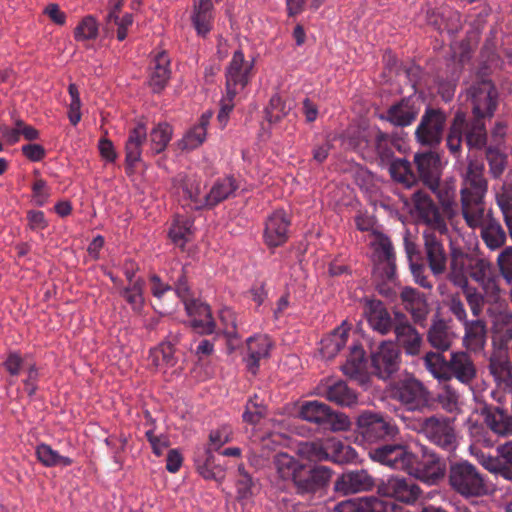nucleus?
<instances>
[{"label": "nucleus", "instance_id": "obj_1", "mask_svg": "<svg viewBox=\"0 0 512 512\" xmlns=\"http://www.w3.org/2000/svg\"><path fill=\"white\" fill-rule=\"evenodd\" d=\"M419 452L420 457L406 446L390 444L371 450L369 455L391 469L404 471L428 485H437L446 475L445 461L424 445H419Z\"/></svg>", "mask_w": 512, "mask_h": 512}, {"label": "nucleus", "instance_id": "obj_2", "mask_svg": "<svg viewBox=\"0 0 512 512\" xmlns=\"http://www.w3.org/2000/svg\"><path fill=\"white\" fill-rule=\"evenodd\" d=\"M426 369L438 381L456 379L463 385H471L477 377V367L466 350L452 351L449 359L440 352L429 351L423 357Z\"/></svg>", "mask_w": 512, "mask_h": 512}, {"label": "nucleus", "instance_id": "obj_3", "mask_svg": "<svg viewBox=\"0 0 512 512\" xmlns=\"http://www.w3.org/2000/svg\"><path fill=\"white\" fill-rule=\"evenodd\" d=\"M448 480L451 488L463 497H479L488 492L484 477L468 461H458L450 465Z\"/></svg>", "mask_w": 512, "mask_h": 512}, {"label": "nucleus", "instance_id": "obj_4", "mask_svg": "<svg viewBox=\"0 0 512 512\" xmlns=\"http://www.w3.org/2000/svg\"><path fill=\"white\" fill-rule=\"evenodd\" d=\"M350 144L365 159L379 158L388 162L392 160V141L387 133L378 128L359 130L357 135L350 139Z\"/></svg>", "mask_w": 512, "mask_h": 512}, {"label": "nucleus", "instance_id": "obj_5", "mask_svg": "<svg viewBox=\"0 0 512 512\" xmlns=\"http://www.w3.org/2000/svg\"><path fill=\"white\" fill-rule=\"evenodd\" d=\"M419 432L433 444L452 451L457 446L453 421L444 416H430L418 421Z\"/></svg>", "mask_w": 512, "mask_h": 512}, {"label": "nucleus", "instance_id": "obj_6", "mask_svg": "<svg viewBox=\"0 0 512 512\" xmlns=\"http://www.w3.org/2000/svg\"><path fill=\"white\" fill-rule=\"evenodd\" d=\"M447 114L433 107H426L420 122L415 130L416 140L424 146L435 148L443 139L446 127Z\"/></svg>", "mask_w": 512, "mask_h": 512}, {"label": "nucleus", "instance_id": "obj_7", "mask_svg": "<svg viewBox=\"0 0 512 512\" xmlns=\"http://www.w3.org/2000/svg\"><path fill=\"white\" fill-rule=\"evenodd\" d=\"M254 60H246L241 49L234 51L225 69V90L228 95L237 96L253 77Z\"/></svg>", "mask_w": 512, "mask_h": 512}, {"label": "nucleus", "instance_id": "obj_8", "mask_svg": "<svg viewBox=\"0 0 512 512\" xmlns=\"http://www.w3.org/2000/svg\"><path fill=\"white\" fill-rule=\"evenodd\" d=\"M357 429L363 439L374 443L398 434L397 426L379 413L365 411L357 418Z\"/></svg>", "mask_w": 512, "mask_h": 512}, {"label": "nucleus", "instance_id": "obj_9", "mask_svg": "<svg viewBox=\"0 0 512 512\" xmlns=\"http://www.w3.org/2000/svg\"><path fill=\"white\" fill-rule=\"evenodd\" d=\"M391 397L415 411L427 406L429 392L422 382L415 378H408L396 382L391 387Z\"/></svg>", "mask_w": 512, "mask_h": 512}, {"label": "nucleus", "instance_id": "obj_10", "mask_svg": "<svg viewBox=\"0 0 512 512\" xmlns=\"http://www.w3.org/2000/svg\"><path fill=\"white\" fill-rule=\"evenodd\" d=\"M238 183L232 176H226L215 181L210 191L204 196H200V192L185 189L184 193L191 200L196 209L213 208L220 202L231 197L238 189Z\"/></svg>", "mask_w": 512, "mask_h": 512}, {"label": "nucleus", "instance_id": "obj_11", "mask_svg": "<svg viewBox=\"0 0 512 512\" xmlns=\"http://www.w3.org/2000/svg\"><path fill=\"white\" fill-rule=\"evenodd\" d=\"M472 113L476 118H491L497 108L498 92L491 81L484 80L468 89Z\"/></svg>", "mask_w": 512, "mask_h": 512}, {"label": "nucleus", "instance_id": "obj_12", "mask_svg": "<svg viewBox=\"0 0 512 512\" xmlns=\"http://www.w3.org/2000/svg\"><path fill=\"white\" fill-rule=\"evenodd\" d=\"M369 246L372 249V260L377 264V269L383 270L388 281L395 282V255L392 243L385 234L372 231L369 235Z\"/></svg>", "mask_w": 512, "mask_h": 512}, {"label": "nucleus", "instance_id": "obj_13", "mask_svg": "<svg viewBox=\"0 0 512 512\" xmlns=\"http://www.w3.org/2000/svg\"><path fill=\"white\" fill-rule=\"evenodd\" d=\"M291 219L283 209L269 214L264 222L263 241L265 245L274 249L283 246L289 239Z\"/></svg>", "mask_w": 512, "mask_h": 512}, {"label": "nucleus", "instance_id": "obj_14", "mask_svg": "<svg viewBox=\"0 0 512 512\" xmlns=\"http://www.w3.org/2000/svg\"><path fill=\"white\" fill-rule=\"evenodd\" d=\"M399 363V350L391 341H383L371 355L373 374L383 380L390 378L399 369Z\"/></svg>", "mask_w": 512, "mask_h": 512}, {"label": "nucleus", "instance_id": "obj_15", "mask_svg": "<svg viewBox=\"0 0 512 512\" xmlns=\"http://www.w3.org/2000/svg\"><path fill=\"white\" fill-rule=\"evenodd\" d=\"M413 202L418 217L427 225L426 230L438 232L440 235H444L448 232L444 217L441 215L436 204L425 192H415L413 194Z\"/></svg>", "mask_w": 512, "mask_h": 512}, {"label": "nucleus", "instance_id": "obj_16", "mask_svg": "<svg viewBox=\"0 0 512 512\" xmlns=\"http://www.w3.org/2000/svg\"><path fill=\"white\" fill-rule=\"evenodd\" d=\"M378 492L382 496L393 498L397 501L413 504L420 495V487L410 479L392 476L378 486Z\"/></svg>", "mask_w": 512, "mask_h": 512}, {"label": "nucleus", "instance_id": "obj_17", "mask_svg": "<svg viewBox=\"0 0 512 512\" xmlns=\"http://www.w3.org/2000/svg\"><path fill=\"white\" fill-rule=\"evenodd\" d=\"M394 333L397 343L404 349L407 355L415 356L421 351L423 344L422 335L408 321L405 314L395 312Z\"/></svg>", "mask_w": 512, "mask_h": 512}, {"label": "nucleus", "instance_id": "obj_18", "mask_svg": "<svg viewBox=\"0 0 512 512\" xmlns=\"http://www.w3.org/2000/svg\"><path fill=\"white\" fill-rule=\"evenodd\" d=\"M335 512H397V505L375 496L355 497L339 502Z\"/></svg>", "mask_w": 512, "mask_h": 512}, {"label": "nucleus", "instance_id": "obj_19", "mask_svg": "<svg viewBox=\"0 0 512 512\" xmlns=\"http://www.w3.org/2000/svg\"><path fill=\"white\" fill-rule=\"evenodd\" d=\"M488 184L484 177V165L476 161H470L463 174L461 197H475L484 199Z\"/></svg>", "mask_w": 512, "mask_h": 512}, {"label": "nucleus", "instance_id": "obj_20", "mask_svg": "<svg viewBox=\"0 0 512 512\" xmlns=\"http://www.w3.org/2000/svg\"><path fill=\"white\" fill-rule=\"evenodd\" d=\"M400 298L404 309L411 315L414 323L424 327L430 312L424 294L414 288L405 287L400 293Z\"/></svg>", "mask_w": 512, "mask_h": 512}, {"label": "nucleus", "instance_id": "obj_21", "mask_svg": "<svg viewBox=\"0 0 512 512\" xmlns=\"http://www.w3.org/2000/svg\"><path fill=\"white\" fill-rule=\"evenodd\" d=\"M364 315L369 327L381 335H386L394 329L392 317L384 303L380 300H366Z\"/></svg>", "mask_w": 512, "mask_h": 512}, {"label": "nucleus", "instance_id": "obj_22", "mask_svg": "<svg viewBox=\"0 0 512 512\" xmlns=\"http://www.w3.org/2000/svg\"><path fill=\"white\" fill-rule=\"evenodd\" d=\"M332 472L325 466L308 468L304 465L294 481L299 493H311L324 487L331 479Z\"/></svg>", "mask_w": 512, "mask_h": 512}, {"label": "nucleus", "instance_id": "obj_23", "mask_svg": "<svg viewBox=\"0 0 512 512\" xmlns=\"http://www.w3.org/2000/svg\"><path fill=\"white\" fill-rule=\"evenodd\" d=\"M424 248L431 272L441 275L446 270L447 256L442 241L437 237L436 232L424 230Z\"/></svg>", "mask_w": 512, "mask_h": 512}, {"label": "nucleus", "instance_id": "obj_24", "mask_svg": "<svg viewBox=\"0 0 512 512\" xmlns=\"http://www.w3.org/2000/svg\"><path fill=\"white\" fill-rule=\"evenodd\" d=\"M247 356L244 358L248 371L256 374L260 361L270 356L273 342L266 334H255L246 340Z\"/></svg>", "mask_w": 512, "mask_h": 512}, {"label": "nucleus", "instance_id": "obj_25", "mask_svg": "<svg viewBox=\"0 0 512 512\" xmlns=\"http://www.w3.org/2000/svg\"><path fill=\"white\" fill-rule=\"evenodd\" d=\"M147 139V128L138 123L129 131L125 143V164L128 173H132L136 164L141 160L142 146Z\"/></svg>", "mask_w": 512, "mask_h": 512}, {"label": "nucleus", "instance_id": "obj_26", "mask_svg": "<svg viewBox=\"0 0 512 512\" xmlns=\"http://www.w3.org/2000/svg\"><path fill=\"white\" fill-rule=\"evenodd\" d=\"M463 325L464 335L462 345L471 353L481 352L487 342V327L482 319L468 320Z\"/></svg>", "mask_w": 512, "mask_h": 512}, {"label": "nucleus", "instance_id": "obj_27", "mask_svg": "<svg viewBox=\"0 0 512 512\" xmlns=\"http://www.w3.org/2000/svg\"><path fill=\"white\" fill-rule=\"evenodd\" d=\"M484 422L498 437L512 436V414L501 407H485L482 410Z\"/></svg>", "mask_w": 512, "mask_h": 512}, {"label": "nucleus", "instance_id": "obj_28", "mask_svg": "<svg viewBox=\"0 0 512 512\" xmlns=\"http://www.w3.org/2000/svg\"><path fill=\"white\" fill-rule=\"evenodd\" d=\"M373 486V478L365 470H357L344 473L339 477L334 484V489L346 495L367 491Z\"/></svg>", "mask_w": 512, "mask_h": 512}, {"label": "nucleus", "instance_id": "obj_29", "mask_svg": "<svg viewBox=\"0 0 512 512\" xmlns=\"http://www.w3.org/2000/svg\"><path fill=\"white\" fill-rule=\"evenodd\" d=\"M471 256L472 255L456 249H453L451 252L447 278L453 285L459 288H466L468 286V277L470 275L471 268Z\"/></svg>", "mask_w": 512, "mask_h": 512}, {"label": "nucleus", "instance_id": "obj_30", "mask_svg": "<svg viewBox=\"0 0 512 512\" xmlns=\"http://www.w3.org/2000/svg\"><path fill=\"white\" fill-rule=\"evenodd\" d=\"M418 115V109L409 98H403L399 102L391 105L385 115L380 118L390 122L396 127H406L411 125Z\"/></svg>", "mask_w": 512, "mask_h": 512}, {"label": "nucleus", "instance_id": "obj_31", "mask_svg": "<svg viewBox=\"0 0 512 512\" xmlns=\"http://www.w3.org/2000/svg\"><path fill=\"white\" fill-rule=\"evenodd\" d=\"M190 18L197 35L206 37L213 28L214 5L212 0H195Z\"/></svg>", "mask_w": 512, "mask_h": 512}, {"label": "nucleus", "instance_id": "obj_32", "mask_svg": "<svg viewBox=\"0 0 512 512\" xmlns=\"http://www.w3.org/2000/svg\"><path fill=\"white\" fill-rule=\"evenodd\" d=\"M457 335L445 320L435 317L427 332L429 344L438 351L444 352L450 349Z\"/></svg>", "mask_w": 512, "mask_h": 512}, {"label": "nucleus", "instance_id": "obj_33", "mask_svg": "<svg viewBox=\"0 0 512 512\" xmlns=\"http://www.w3.org/2000/svg\"><path fill=\"white\" fill-rule=\"evenodd\" d=\"M185 309L192 317V327L197 329L199 333L212 334L215 331V322L209 305L191 299L186 302Z\"/></svg>", "mask_w": 512, "mask_h": 512}, {"label": "nucleus", "instance_id": "obj_34", "mask_svg": "<svg viewBox=\"0 0 512 512\" xmlns=\"http://www.w3.org/2000/svg\"><path fill=\"white\" fill-rule=\"evenodd\" d=\"M171 77L170 58L165 51L158 52L151 64L149 86L154 93L161 92Z\"/></svg>", "mask_w": 512, "mask_h": 512}, {"label": "nucleus", "instance_id": "obj_35", "mask_svg": "<svg viewBox=\"0 0 512 512\" xmlns=\"http://www.w3.org/2000/svg\"><path fill=\"white\" fill-rule=\"evenodd\" d=\"M488 370L499 390L512 393V364L506 357L491 356Z\"/></svg>", "mask_w": 512, "mask_h": 512}, {"label": "nucleus", "instance_id": "obj_36", "mask_svg": "<svg viewBox=\"0 0 512 512\" xmlns=\"http://www.w3.org/2000/svg\"><path fill=\"white\" fill-rule=\"evenodd\" d=\"M418 173L426 186H435L440 179V158L434 152L418 153L414 157Z\"/></svg>", "mask_w": 512, "mask_h": 512}, {"label": "nucleus", "instance_id": "obj_37", "mask_svg": "<svg viewBox=\"0 0 512 512\" xmlns=\"http://www.w3.org/2000/svg\"><path fill=\"white\" fill-rule=\"evenodd\" d=\"M349 327L343 322L330 334L320 341V354L323 359L330 360L334 358L339 351L346 345Z\"/></svg>", "mask_w": 512, "mask_h": 512}, {"label": "nucleus", "instance_id": "obj_38", "mask_svg": "<svg viewBox=\"0 0 512 512\" xmlns=\"http://www.w3.org/2000/svg\"><path fill=\"white\" fill-rule=\"evenodd\" d=\"M325 398L339 406L351 407L357 403V394L344 381L327 384Z\"/></svg>", "mask_w": 512, "mask_h": 512}, {"label": "nucleus", "instance_id": "obj_39", "mask_svg": "<svg viewBox=\"0 0 512 512\" xmlns=\"http://www.w3.org/2000/svg\"><path fill=\"white\" fill-rule=\"evenodd\" d=\"M466 144L471 149H482L487 144V131L484 119L474 117L467 122L465 120L464 130Z\"/></svg>", "mask_w": 512, "mask_h": 512}, {"label": "nucleus", "instance_id": "obj_40", "mask_svg": "<svg viewBox=\"0 0 512 512\" xmlns=\"http://www.w3.org/2000/svg\"><path fill=\"white\" fill-rule=\"evenodd\" d=\"M462 214L471 228H478L484 225V202L483 199L475 197H461Z\"/></svg>", "mask_w": 512, "mask_h": 512}, {"label": "nucleus", "instance_id": "obj_41", "mask_svg": "<svg viewBox=\"0 0 512 512\" xmlns=\"http://www.w3.org/2000/svg\"><path fill=\"white\" fill-rule=\"evenodd\" d=\"M210 118V113L203 114L200 117L199 123L185 133L179 142V147L183 150H193L199 147L206 139Z\"/></svg>", "mask_w": 512, "mask_h": 512}, {"label": "nucleus", "instance_id": "obj_42", "mask_svg": "<svg viewBox=\"0 0 512 512\" xmlns=\"http://www.w3.org/2000/svg\"><path fill=\"white\" fill-rule=\"evenodd\" d=\"M148 361L149 365L155 370L173 367L177 363L173 345L168 342H163L150 349Z\"/></svg>", "mask_w": 512, "mask_h": 512}, {"label": "nucleus", "instance_id": "obj_43", "mask_svg": "<svg viewBox=\"0 0 512 512\" xmlns=\"http://www.w3.org/2000/svg\"><path fill=\"white\" fill-rule=\"evenodd\" d=\"M365 368V351L360 345L352 346L346 362L342 365L343 373L350 378L362 380Z\"/></svg>", "mask_w": 512, "mask_h": 512}, {"label": "nucleus", "instance_id": "obj_44", "mask_svg": "<svg viewBox=\"0 0 512 512\" xmlns=\"http://www.w3.org/2000/svg\"><path fill=\"white\" fill-rule=\"evenodd\" d=\"M273 463L278 476L284 481H292L293 483L304 466V464L287 453L277 454Z\"/></svg>", "mask_w": 512, "mask_h": 512}, {"label": "nucleus", "instance_id": "obj_45", "mask_svg": "<svg viewBox=\"0 0 512 512\" xmlns=\"http://www.w3.org/2000/svg\"><path fill=\"white\" fill-rule=\"evenodd\" d=\"M325 452L328 454L327 461L338 464L349 462L355 456V451L341 440L330 437L323 439Z\"/></svg>", "mask_w": 512, "mask_h": 512}, {"label": "nucleus", "instance_id": "obj_46", "mask_svg": "<svg viewBox=\"0 0 512 512\" xmlns=\"http://www.w3.org/2000/svg\"><path fill=\"white\" fill-rule=\"evenodd\" d=\"M299 416L301 419L311 423L324 424L330 419L331 409L324 403L308 401L301 406Z\"/></svg>", "mask_w": 512, "mask_h": 512}, {"label": "nucleus", "instance_id": "obj_47", "mask_svg": "<svg viewBox=\"0 0 512 512\" xmlns=\"http://www.w3.org/2000/svg\"><path fill=\"white\" fill-rule=\"evenodd\" d=\"M35 455L37 460L47 468L55 466L67 467L72 465L73 460L67 456H62L46 443H40L36 446Z\"/></svg>", "mask_w": 512, "mask_h": 512}, {"label": "nucleus", "instance_id": "obj_48", "mask_svg": "<svg viewBox=\"0 0 512 512\" xmlns=\"http://www.w3.org/2000/svg\"><path fill=\"white\" fill-rule=\"evenodd\" d=\"M193 233V221L184 216H176L169 229V238L181 248H184Z\"/></svg>", "mask_w": 512, "mask_h": 512}, {"label": "nucleus", "instance_id": "obj_49", "mask_svg": "<svg viewBox=\"0 0 512 512\" xmlns=\"http://www.w3.org/2000/svg\"><path fill=\"white\" fill-rule=\"evenodd\" d=\"M481 228L482 239L489 249L496 250L505 244L506 233L498 221L491 219Z\"/></svg>", "mask_w": 512, "mask_h": 512}, {"label": "nucleus", "instance_id": "obj_50", "mask_svg": "<svg viewBox=\"0 0 512 512\" xmlns=\"http://www.w3.org/2000/svg\"><path fill=\"white\" fill-rule=\"evenodd\" d=\"M495 200L503 214L504 222L512 239V185L502 184L500 189L496 191Z\"/></svg>", "mask_w": 512, "mask_h": 512}, {"label": "nucleus", "instance_id": "obj_51", "mask_svg": "<svg viewBox=\"0 0 512 512\" xmlns=\"http://www.w3.org/2000/svg\"><path fill=\"white\" fill-rule=\"evenodd\" d=\"M465 125V114L463 112H457L451 123V126L447 135V147L453 155H459L461 151L462 135Z\"/></svg>", "mask_w": 512, "mask_h": 512}, {"label": "nucleus", "instance_id": "obj_52", "mask_svg": "<svg viewBox=\"0 0 512 512\" xmlns=\"http://www.w3.org/2000/svg\"><path fill=\"white\" fill-rule=\"evenodd\" d=\"M144 286L145 281L143 279H139L136 282H133L132 285L122 288L120 291L121 296L136 313H141L144 307Z\"/></svg>", "mask_w": 512, "mask_h": 512}, {"label": "nucleus", "instance_id": "obj_53", "mask_svg": "<svg viewBox=\"0 0 512 512\" xmlns=\"http://www.w3.org/2000/svg\"><path fill=\"white\" fill-rule=\"evenodd\" d=\"M172 127L167 123H159L150 132V145L153 153L159 154L165 150L172 137Z\"/></svg>", "mask_w": 512, "mask_h": 512}, {"label": "nucleus", "instance_id": "obj_54", "mask_svg": "<svg viewBox=\"0 0 512 512\" xmlns=\"http://www.w3.org/2000/svg\"><path fill=\"white\" fill-rule=\"evenodd\" d=\"M433 193L436 194L438 200L442 206L446 209H450L456 201L457 189L454 180L440 182L437 180L435 186H428Z\"/></svg>", "mask_w": 512, "mask_h": 512}, {"label": "nucleus", "instance_id": "obj_55", "mask_svg": "<svg viewBox=\"0 0 512 512\" xmlns=\"http://www.w3.org/2000/svg\"><path fill=\"white\" fill-rule=\"evenodd\" d=\"M389 162V171L392 178L405 187H411L414 183V176L410 169V163L405 159L399 158L392 159Z\"/></svg>", "mask_w": 512, "mask_h": 512}, {"label": "nucleus", "instance_id": "obj_56", "mask_svg": "<svg viewBox=\"0 0 512 512\" xmlns=\"http://www.w3.org/2000/svg\"><path fill=\"white\" fill-rule=\"evenodd\" d=\"M219 319L223 325V334L228 341L229 352H232L235 349L234 341L239 339L235 313L230 308H223L219 312Z\"/></svg>", "mask_w": 512, "mask_h": 512}, {"label": "nucleus", "instance_id": "obj_57", "mask_svg": "<svg viewBox=\"0 0 512 512\" xmlns=\"http://www.w3.org/2000/svg\"><path fill=\"white\" fill-rule=\"evenodd\" d=\"M99 33V24L95 17L87 15L74 29V39L78 42L95 40Z\"/></svg>", "mask_w": 512, "mask_h": 512}, {"label": "nucleus", "instance_id": "obj_58", "mask_svg": "<svg viewBox=\"0 0 512 512\" xmlns=\"http://www.w3.org/2000/svg\"><path fill=\"white\" fill-rule=\"evenodd\" d=\"M439 405L449 413L460 411V395L458 391L449 384H445L437 395Z\"/></svg>", "mask_w": 512, "mask_h": 512}, {"label": "nucleus", "instance_id": "obj_59", "mask_svg": "<svg viewBox=\"0 0 512 512\" xmlns=\"http://www.w3.org/2000/svg\"><path fill=\"white\" fill-rule=\"evenodd\" d=\"M299 454L310 461H327L323 439L301 442L298 447Z\"/></svg>", "mask_w": 512, "mask_h": 512}, {"label": "nucleus", "instance_id": "obj_60", "mask_svg": "<svg viewBox=\"0 0 512 512\" xmlns=\"http://www.w3.org/2000/svg\"><path fill=\"white\" fill-rule=\"evenodd\" d=\"M233 430L230 425L224 424L212 430L209 434V444L207 453L211 451H219L220 448L232 440ZM210 458V456L208 457ZM209 459H207L208 461Z\"/></svg>", "mask_w": 512, "mask_h": 512}, {"label": "nucleus", "instance_id": "obj_61", "mask_svg": "<svg viewBox=\"0 0 512 512\" xmlns=\"http://www.w3.org/2000/svg\"><path fill=\"white\" fill-rule=\"evenodd\" d=\"M290 106L277 94L273 95L267 106L266 119L269 123H277L288 115Z\"/></svg>", "mask_w": 512, "mask_h": 512}, {"label": "nucleus", "instance_id": "obj_62", "mask_svg": "<svg viewBox=\"0 0 512 512\" xmlns=\"http://www.w3.org/2000/svg\"><path fill=\"white\" fill-rule=\"evenodd\" d=\"M486 158L489 164V172L494 178H499L507 164V156L498 148L489 147L486 152Z\"/></svg>", "mask_w": 512, "mask_h": 512}, {"label": "nucleus", "instance_id": "obj_63", "mask_svg": "<svg viewBox=\"0 0 512 512\" xmlns=\"http://www.w3.org/2000/svg\"><path fill=\"white\" fill-rule=\"evenodd\" d=\"M492 265L488 260L471 256L470 277L476 282H482L491 276Z\"/></svg>", "mask_w": 512, "mask_h": 512}, {"label": "nucleus", "instance_id": "obj_64", "mask_svg": "<svg viewBox=\"0 0 512 512\" xmlns=\"http://www.w3.org/2000/svg\"><path fill=\"white\" fill-rule=\"evenodd\" d=\"M497 265L507 283L512 282V246L506 247L497 257Z\"/></svg>", "mask_w": 512, "mask_h": 512}]
</instances>
